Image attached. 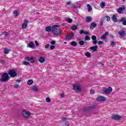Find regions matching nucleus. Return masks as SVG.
Here are the masks:
<instances>
[{
    "label": "nucleus",
    "mask_w": 126,
    "mask_h": 126,
    "mask_svg": "<svg viewBox=\"0 0 126 126\" xmlns=\"http://www.w3.org/2000/svg\"><path fill=\"white\" fill-rule=\"evenodd\" d=\"M4 37L7 36V35H8V33L7 32H3Z\"/></svg>",
    "instance_id": "obj_53"
},
{
    "label": "nucleus",
    "mask_w": 126,
    "mask_h": 126,
    "mask_svg": "<svg viewBox=\"0 0 126 126\" xmlns=\"http://www.w3.org/2000/svg\"><path fill=\"white\" fill-rule=\"evenodd\" d=\"M74 37V33H67L65 36V38L64 40L65 41H69V40H71V39H72Z\"/></svg>",
    "instance_id": "obj_5"
},
{
    "label": "nucleus",
    "mask_w": 126,
    "mask_h": 126,
    "mask_svg": "<svg viewBox=\"0 0 126 126\" xmlns=\"http://www.w3.org/2000/svg\"><path fill=\"white\" fill-rule=\"evenodd\" d=\"M120 22H122V24L123 25H126V18H124V17H122L120 20Z\"/></svg>",
    "instance_id": "obj_18"
},
{
    "label": "nucleus",
    "mask_w": 126,
    "mask_h": 126,
    "mask_svg": "<svg viewBox=\"0 0 126 126\" xmlns=\"http://www.w3.org/2000/svg\"><path fill=\"white\" fill-rule=\"evenodd\" d=\"M97 44L98 45H102V44H103V42L101 41H98Z\"/></svg>",
    "instance_id": "obj_48"
},
{
    "label": "nucleus",
    "mask_w": 126,
    "mask_h": 126,
    "mask_svg": "<svg viewBox=\"0 0 126 126\" xmlns=\"http://www.w3.org/2000/svg\"><path fill=\"white\" fill-rule=\"evenodd\" d=\"M91 38L92 40H93L92 43L93 45H96L97 44V37L96 36L93 35Z\"/></svg>",
    "instance_id": "obj_12"
},
{
    "label": "nucleus",
    "mask_w": 126,
    "mask_h": 126,
    "mask_svg": "<svg viewBox=\"0 0 126 126\" xmlns=\"http://www.w3.org/2000/svg\"><path fill=\"white\" fill-rule=\"evenodd\" d=\"M14 87L15 88H18V87H19V85H18V84L15 85L14 86Z\"/></svg>",
    "instance_id": "obj_51"
},
{
    "label": "nucleus",
    "mask_w": 126,
    "mask_h": 126,
    "mask_svg": "<svg viewBox=\"0 0 126 126\" xmlns=\"http://www.w3.org/2000/svg\"><path fill=\"white\" fill-rule=\"evenodd\" d=\"M8 73L11 77H14V76H16V75H17V73L15 70H9Z\"/></svg>",
    "instance_id": "obj_10"
},
{
    "label": "nucleus",
    "mask_w": 126,
    "mask_h": 126,
    "mask_svg": "<svg viewBox=\"0 0 126 126\" xmlns=\"http://www.w3.org/2000/svg\"><path fill=\"white\" fill-rule=\"evenodd\" d=\"M84 34H85V35H89V32L87 31H85Z\"/></svg>",
    "instance_id": "obj_41"
},
{
    "label": "nucleus",
    "mask_w": 126,
    "mask_h": 126,
    "mask_svg": "<svg viewBox=\"0 0 126 126\" xmlns=\"http://www.w3.org/2000/svg\"><path fill=\"white\" fill-rule=\"evenodd\" d=\"M25 60L28 62H30L31 63H34L36 62V59L33 57H25Z\"/></svg>",
    "instance_id": "obj_4"
},
{
    "label": "nucleus",
    "mask_w": 126,
    "mask_h": 126,
    "mask_svg": "<svg viewBox=\"0 0 126 126\" xmlns=\"http://www.w3.org/2000/svg\"><path fill=\"white\" fill-rule=\"evenodd\" d=\"M0 63H4V61L2 60H0Z\"/></svg>",
    "instance_id": "obj_54"
},
{
    "label": "nucleus",
    "mask_w": 126,
    "mask_h": 126,
    "mask_svg": "<svg viewBox=\"0 0 126 126\" xmlns=\"http://www.w3.org/2000/svg\"><path fill=\"white\" fill-rule=\"evenodd\" d=\"M62 121H63V122H64L66 120V118L65 117H62L61 119Z\"/></svg>",
    "instance_id": "obj_47"
},
{
    "label": "nucleus",
    "mask_w": 126,
    "mask_h": 126,
    "mask_svg": "<svg viewBox=\"0 0 126 126\" xmlns=\"http://www.w3.org/2000/svg\"><path fill=\"white\" fill-rule=\"evenodd\" d=\"M38 62H39V63H44V62H45V58L43 57H40L38 58Z\"/></svg>",
    "instance_id": "obj_22"
},
{
    "label": "nucleus",
    "mask_w": 126,
    "mask_h": 126,
    "mask_svg": "<svg viewBox=\"0 0 126 126\" xmlns=\"http://www.w3.org/2000/svg\"><path fill=\"white\" fill-rule=\"evenodd\" d=\"M49 47H50V44H47L46 45H45V49H48Z\"/></svg>",
    "instance_id": "obj_49"
},
{
    "label": "nucleus",
    "mask_w": 126,
    "mask_h": 126,
    "mask_svg": "<svg viewBox=\"0 0 126 126\" xmlns=\"http://www.w3.org/2000/svg\"><path fill=\"white\" fill-rule=\"evenodd\" d=\"M65 126H69V122H66L65 123Z\"/></svg>",
    "instance_id": "obj_50"
},
{
    "label": "nucleus",
    "mask_w": 126,
    "mask_h": 126,
    "mask_svg": "<svg viewBox=\"0 0 126 126\" xmlns=\"http://www.w3.org/2000/svg\"><path fill=\"white\" fill-rule=\"evenodd\" d=\"M118 33L121 37H125L126 36V32L125 31L118 32Z\"/></svg>",
    "instance_id": "obj_15"
},
{
    "label": "nucleus",
    "mask_w": 126,
    "mask_h": 126,
    "mask_svg": "<svg viewBox=\"0 0 126 126\" xmlns=\"http://www.w3.org/2000/svg\"><path fill=\"white\" fill-rule=\"evenodd\" d=\"M61 96L62 98H63V97H64V94H61Z\"/></svg>",
    "instance_id": "obj_57"
},
{
    "label": "nucleus",
    "mask_w": 126,
    "mask_h": 126,
    "mask_svg": "<svg viewBox=\"0 0 126 126\" xmlns=\"http://www.w3.org/2000/svg\"><path fill=\"white\" fill-rule=\"evenodd\" d=\"M91 21H92V18H91V17H87L86 18V22L88 23L91 22Z\"/></svg>",
    "instance_id": "obj_21"
},
{
    "label": "nucleus",
    "mask_w": 126,
    "mask_h": 126,
    "mask_svg": "<svg viewBox=\"0 0 126 126\" xmlns=\"http://www.w3.org/2000/svg\"><path fill=\"white\" fill-rule=\"evenodd\" d=\"M111 19L113 21V22H117L118 21L117 16L115 14L112 15Z\"/></svg>",
    "instance_id": "obj_20"
},
{
    "label": "nucleus",
    "mask_w": 126,
    "mask_h": 126,
    "mask_svg": "<svg viewBox=\"0 0 126 126\" xmlns=\"http://www.w3.org/2000/svg\"><path fill=\"white\" fill-rule=\"evenodd\" d=\"M22 115L25 119H29L30 118V116H31V113L27 111H23Z\"/></svg>",
    "instance_id": "obj_2"
},
{
    "label": "nucleus",
    "mask_w": 126,
    "mask_h": 126,
    "mask_svg": "<svg viewBox=\"0 0 126 126\" xmlns=\"http://www.w3.org/2000/svg\"><path fill=\"white\" fill-rule=\"evenodd\" d=\"M85 55L87 58H90V57H91V54L89 52L86 53Z\"/></svg>",
    "instance_id": "obj_35"
},
{
    "label": "nucleus",
    "mask_w": 126,
    "mask_h": 126,
    "mask_svg": "<svg viewBox=\"0 0 126 126\" xmlns=\"http://www.w3.org/2000/svg\"><path fill=\"white\" fill-rule=\"evenodd\" d=\"M23 63L24 64V65H29V64H30V63L27 61L23 62Z\"/></svg>",
    "instance_id": "obj_32"
},
{
    "label": "nucleus",
    "mask_w": 126,
    "mask_h": 126,
    "mask_svg": "<svg viewBox=\"0 0 126 126\" xmlns=\"http://www.w3.org/2000/svg\"><path fill=\"white\" fill-rule=\"evenodd\" d=\"M103 91L104 92V93H105V94L108 95L113 91V88L111 87H109L107 89H103Z\"/></svg>",
    "instance_id": "obj_8"
},
{
    "label": "nucleus",
    "mask_w": 126,
    "mask_h": 126,
    "mask_svg": "<svg viewBox=\"0 0 126 126\" xmlns=\"http://www.w3.org/2000/svg\"><path fill=\"white\" fill-rule=\"evenodd\" d=\"M103 22H104V20H101L100 21L99 25H100V26H102V25H103Z\"/></svg>",
    "instance_id": "obj_40"
},
{
    "label": "nucleus",
    "mask_w": 126,
    "mask_h": 126,
    "mask_svg": "<svg viewBox=\"0 0 126 126\" xmlns=\"http://www.w3.org/2000/svg\"><path fill=\"white\" fill-rule=\"evenodd\" d=\"M9 80V77L8 76V74L6 73H4L1 76L0 78V81L1 82H6Z\"/></svg>",
    "instance_id": "obj_1"
},
{
    "label": "nucleus",
    "mask_w": 126,
    "mask_h": 126,
    "mask_svg": "<svg viewBox=\"0 0 126 126\" xmlns=\"http://www.w3.org/2000/svg\"><path fill=\"white\" fill-rule=\"evenodd\" d=\"M71 45L73 47H76L77 46V43L75 41H72L71 42Z\"/></svg>",
    "instance_id": "obj_27"
},
{
    "label": "nucleus",
    "mask_w": 126,
    "mask_h": 126,
    "mask_svg": "<svg viewBox=\"0 0 126 126\" xmlns=\"http://www.w3.org/2000/svg\"><path fill=\"white\" fill-rule=\"evenodd\" d=\"M32 90L33 91H34L35 92H37V91H38L39 90V89H38V87H37V86H33L32 88Z\"/></svg>",
    "instance_id": "obj_26"
},
{
    "label": "nucleus",
    "mask_w": 126,
    "mask_h": 126,
    "mask_svg": "<svg viewBox=\"0 0 126 126\" xmlns=\"http://www.w3.org/2000/svg\"><path fill=\"white\" fill-rule=\"evenodd\" d=\"M64 44H66V42H64Z\"/></svg>",
    "instance_id": "obj_62"
},
{
    "label": "nucleus",
    "mask_w": 126,
    "mask_h": 126,
    "mask_svg": "<svg viewBox=\"0 0 126 126\" xmlns=\"http://www.w3.org/2000/svg\"><path fill=\"white\" fill-rule=\"evenodd\" d=\"M100 64H101V65H104V64L101 63Z\"/></svg>",
    "instance_id": "obj_61"
},
{
    "label": "nucleus",
    "mask_w": 126,
    "mask_h": 126,
    "mask_svg": "<svg viewBox=\"0 0 126 126\" xmlns=\"http://www.w3.org/2000/svg\"><path fill=\"white\" fill-rule=\"evenodd\" d=\"M110 37H111V38H114V35L111 34V35H110Z\"/></svg>",
    "instance_id": "obj_60"
},
{
    "label": "nucleus",
    "mask_w": 126,
    "mask_h": 126,
    "mask_svg": "<svg viewBox=\"0 0 126 126\" xmlns=\"http://www.w3.org/2000/svg\"><path fill=\"white\" fill-rule=\"evenodd\" d=\"M96 101L99 102H104V101H106V99L104 96H100L96 98Z\"/></svg>",
    "instance_id": "obj_13"
},
{
    "label": "nucleus",
    "mask_w": 126,
    "mask_h": 126,
    "mask_svg": "<svg viewBox=\"0 0 126 126\" xmlns=\"http://www.w3.org/2000/svg\"><path fill=\"white\" fill-rule=\"evenodd\" d=\"M50 49L51 50H54V49H55V46H54V45L50 46Z\"/></svg>",
    "instance_id": "obj_52"
},
{
    "label": "nucleus",
    "mask_w": 126,
    "mask_h": 126,
    "mask_svg": "<svg viewBox=\"0 0 126 126\" xmlns=\"http://www.w3.org/2000/svg\"><path fill=\"white\" fill-rule=\"evenodd\" d=\"M96 26L97 24H96V23L95 22H93L91 24L90 29H91V30H92L93 29H94V28H95V27H96Z\"/></svg>",
    "instance_id": "obj_16"
},
{
    "label": "nucleus",
    "mask_w": 126,
    "mask_h": 126,
    "mask_svg": "<svg viewBox=\"0 0 126 126\" xmlns=\"http://www.w3.org/2000/svg\"><path fill=\"white\" fill-rule=\"evenodd\" d=\"M71 29L72 31H74V30H76L77 29V26L76 25H74L73 26L71 27Z\"/></svg>",
    "instance_id": "obj_24"
},
{
    "label": "nucleus",
    "mask_w": 126,
    "mask_h": 126,
    "mask_svg": "<svg viewBox=\"0 0 126 126\" xmlns=\"http://www.w3.org/2000/svg\"><path fill=\"white\" fill-rule=\"evenodd\" d=\"M79 8H80V7H81V6H80V5H79Z\"/></svg>",
    "instance_id": "obj_64"
},
{
    "label": "nucleus",
    "mask_w": 126,
    "mask_h": 126,
    "mask_svg": "<svg viewBox=\"0 0 126 126\" xmlns=\"http://www.w3.org/2000/svg\"><path fill=\"white\" fill-rule=\"evenodd\" d=\"M52 30V27L51 26H48L45 28V31L46 32H51Z\"/></svg>",
    "instance_id": "obj_23"
},
{
    "label": "nucleus",
    "mask_w": 126,
    "mask_h": 126,
    "mask_svg": "<svg viewBox=\"0 0 126 126\" xmlns=\"http://www.w3.org/2000/svg\"><path fill=\"white\" fill-rule=\"evenodd\" d=\"M28 25V20L26 19L24 21V23L22 25V29H25L26 28H27Z\"/></svg>",
    "instance_id": "obj_11"
},
{
    "label": "nucleus",
    "mask_w": 126,
    "mask_h": 126,
    "mask_svg": "<svg viewBox=\"0 0 126 126\" xmlns=\"http://www.w3.org/2000/svg\"><path fill=\"white\" fill-rule=\"evenodd\" d=\"M123 1H126V0H123Z\"/></svg>",
    "instance_id": "obj_63"
},
{
    "label": "nucleus",
    "mask_w": 126,
    "mask_h": 126,
    "mask_svg": "<svg viewBox=\"0 0 126 126\" xmlns=\"http://www.w3.org/2000/svg\"><path fill=\"white\" fill-rule=\"evenodd\" d=\"M105 18H106V21H110L111 20V18L108 15L105 16Z\"/></svg>",
    "instance_id": "obj_33"
},
{
    "label": "nucleus",
    "mask_w": 126,
    "mask_h": 126,
    "mask_svg": "<svg viewBox=\"0 0 126 126\" xmlns=\"http://www.w3.org/2000/svg\"><path fill=\"white\" fill-rule=\"evenodd\" d=\"M65 21H66L68 23H71L72 22V19L67 18H66Z\"/></svg>",
    "instance_id": "obj_29"
},
{
    "label": "nucleus",
    "mask_w": 126,
    "mask_h": 126,
    "mask_svg": "<svg viewBox=\"0 0 126 126\" xmlns=\"http://www.w3.org/2000/svg\"><path fill=\"white\" fill-rule=\"evenodd\" d=\"M111 119L114 121H121V120H123V116L119 115H113L111 116Z\"/></svg>",
    "instance_id": "obj_3"
},
{
    "label": "nucleus",
    "mask_w": 126,
    "mask_h": 126,
    "mask_svg": "<svg viewBox=\"0 0 126 126\" xmlns=\"http://www.w3.org/2000/svg\"><path fill=\"white\" fill-rule=\"evenodd\" d=\"M98 49V46L95 45L94 46H92L90 47V49L92 51L93 53H94V52H96L97 51V49Z\"/></svg>",
    "instance_id": "obj_14"
},
{
    "label": "nucleus",
    "mask_w": 126,
    "mask_h": 126,
    "mask_svg": "<svg viewBox=\"0 0 126 126\" xmlns=\"http://www.w3.org/2000/svg\"><path fill=\"white\" fill-rule=\"evenodd\" d=\"M34 42H35V45H36V46H39V42H38V41H37V40H35V41H34Z\"/></svg>",
    "instance_id": "obj_44"
},
{
    "label": "nucleus",
    "mask_w": 126,
    "mask_h": 126,
    "mask_svg": "<svg viewBox=\"0 0 126 126\" xmlns=\"http://www.w3.org/2000/svg\"><path fill=\"white\" fill-rule=\"evenodd\" d=\"M80 34H84V31L83 30H80L79 32Z\"/></svg>",
    "instance_id": "obj_43"
},
{
    "label": "nucleus",
    "mask_w": 126,
    "mask_h": 126,
    "mask_svg": "<svg viewBox=\"0 0 126 126\" xmlns=\"http://www.w3.org/2000/svg\"><path fill=\"white\" fill-rule=\"evenodd\" d=\"M90 93H91V94H94V93H95V92L94 91V90H91L90 91Z\"/></svg>",
    "instance_id": "obj_45"
},
{
    "label": "nucleus",
    "mask_w": 126,
    "mask_h": 126,
    "mask_svg": "<svg viewBox=\"0 0 126 126\" xmlns=\"http://www.w3.org/2000/svg\"><path fill=\"white\" fill-rule=\"evenodd\" d=\"M126 10V7L123 5L122 7L119 8L117 10V12L119 13V14H124V10Z\"/></svg>",
    "instance_id": "obj_9"
},
{
    "label": "nucleus",
    "mask_w": 126,
    "mask_h": 126,
    "mask_svg": "<svg viewBox=\"0 0 126 126\" xmlns=\"http://www.w3.org/2000/svg\"><path fill=\"white\" fill-rule=\"evenodd\" d=\"M72 7L73 8H74L75 9H77V7H76V6L75 5H74V4H73V5H72Z\"/></svg>",
    "instance_id": "obj_46"
},
{
    "label": "nucleus",
    "mask_w": 126,
    "mask_h": 126,
    "mask_svg": "<svg viewBox=\"0 0 126 126\" xmlns=\"http://www.w3.org/2000/svg\"><path fill=\"white\" fill-rule=\"evenodd\" d=\"M106 5V3L104 2H101L100 3V6L101 8H104V6Z\"/></svg>",
    "instance_id": "obj_30"
},
{
    "label": "nucleus",
    "mask_w": 126,
    "mask_h": 126,
    "mask_svg": "<svg viewBox=\"0 0 126 126\" xmlns=\"http://www.w3.org/2000/svg\"><path fill=\"white\" fill-rule=\"evenodd\" d=\"M79 44L80 45V46H83V45H84V42L83 41V40H81L79 41Z\"/></svg>",
    "instance_id": "obj_36"
},
{
    "label": "nucleus",
    "mask_w": 126,
    "mask_h": 126,
    "mask_svg": "<svg viewBox=\"0 0 126 126\" xmlns=\"http://www.w3.org/2000/svg\"><path fill=\"white\" fill-rule=\"evenodd\" d=\"M3 53H4V54H5L6 55V54H8V53H9V50H8V49L5 48L3 50Z\"/></svg>",
    "instance_id": "obj_31"
},
{
    "label": "nucleus",
    "mask_w": 126,
    "mask_h": 126,
    "mask_svg": "<svg viewBox=\"0 0 126 126\" xmlns=\"http://www.w3.org/2000/svg\"><path fill=\"white\" fill-rule=\"evenodd\" d=\"M53 28H59V27H61V26L57 25H54L53 26Z\"/></svg>",
    "instance_id": "obj_38"
},
{
    "label": "nucleus",
    "mask_w": 126,
    "mask_h": 126,
    "mask_svg": "<svg viewBox=\"0 0 126 126\" xmlns=\"http://www.w3.org/2000/svg\"><path fill=\"white\" fill-rule=\"evenodd\" d=\"M77 41H81V38L78 37V38H77Z\"/></svg>",
    "instance_id": "obj_56"
},
{
    "label": "nucleus",
    "mask_w": 126,
    "mask_h": 126,
    "mask_svg": "<svg viewBox=\"0 0 126 126\" xmlns=\"http://www.w3.org/2000/svg\"><path fill=\"white\" fill-rule=\"evenodd\" d=\"M67 5H69V4H70V1L67 2Z\"/></svg>",
    "instance_id": "obj_58"
},
{
    "label": "nucleus",
    "mask_w": 126,
    "mask_h": 126,
    "mask_svg": "<svg viewBox=\"0 0 126 126\" xmlns=\"http://www.w3.org/2000/svg\"><path fill=\"white\" fill-rule=\"evenodd\" d=\"M52 34L55 35V36H60L61 32L57 28H53L52 29Z\"/></svg>",
    "instance_id": "obj_6"
},
{
    "label": "nucleus",
    "mask_w": 126,
    "mask_h": 126,
    "mask_svg": "<svg viewBox=\"0 0 126 126\" xmlns=\"http://www.w3.org/2000/svg\"><path fill=\"white\" fill-rule=\"evenodd\" d=\"M85 40H86V41H90V37H89L88 35L85 36Z\"/></svg>",
    "instance_id": "obj_34"
},
{
    "label": "nucleus",
    "mask_w": 126,
    "mask_h": 126,
    "mask_svg": "<svg viewBox=\"0 0 126 126\" xmlns=\"http://www.w3.org/2000/svg\"><path fill=\"white\" fill-rule=\"evenodd\" d=\"M33 82H34L33 81V80H29L27 82L28 85H32V84H33Z\"/></svg>",
    "instance_id": "obj_28"
},
{
    "label": "nucleus",
    "mask_w": 126,
    "mask_h": 126,
    "mask_svg": "<svg viewBox=\"0 0 126 126\" xmlns=\"http://www.w3.org/2000/svg\"><path fill=\"white\" fill-rule=\"evenodd\" d=\"M110 44L112 47H116V42L115 41H111Z\"/></svg>",
    "instance_id": "obj_37"
},
{
    "label": "nucleus",
    "mask_w": 126,
    "mask_h": 126,
    "mask_svg": "<svg viewBox=\"0 0 126 126\" xmlns=\"http://www.w3.org/2000/svg\"><path fill=\"white\" fill-rule=\"evenodd\" d=\"M46 102L50 103V102H51V99H50V97H47L46 98Z\"/></svg>",
    "instance_id": "obj_39"
},
{
    "label": "nucleus",
    "mask_w": 126,
    "mask_h": 126,
    "mask_svg": "<svg viewBox=\"0 0 126 126\" xmlns=\"http://www.w3.org/2000/svg\"><path fill=\"white\" fill-rule=\"evenodd\" d=\"M20 81H21L20 80H16V82H18V83H19V82H20Z\"/></svg>",
    "instance_id": "obj_59"
},
{
    "label": "nucleus",
    "mask_w": 126,
    "mask_h": 126,
    "mask_svg": "<svg viewBox=\"0 0 126 126\" xmlns=\"http://www.w3.org/2000/svg\"><path fill=\"white\" fill-rule=\"evenodd\" d=\"M28 46L29 47V48H34V47H35V44H34V43L32 41H31L29 44H28Z\"/></svg>",
    "instance_id": "obj_19"
},
{
    "label": "nucleus",
    "mask_w": 126,
    "mask_h": 126,
    "mask_svg": "<svg viewBox=\"0 0 126 126\" xmlns=\"http://www.w3.org/2000/svg\"><path fill=\"white\" fill-rule=\"evenodd\" d=\"M73 89L75 90V92H78V93H80L81 92V87L80 86H78L77 85H74L73 87Z\"/></svg>",
    "instance_id": "obj_7"
},
{
    "label": "nucleus",
    "mask_w": 126,
    "mask_h": 126,
    "mask_svg": "<svg viewBox=\"0 0 126 126\" xmlns=\"http://www.w3.org/2000/svg\"><path fill=\"white\" fill-rule=\"evenodd\" d=\"M14 13L15 14V16H18V13L17 12H14Z\"/></svg>",
    "instance_id": "obj_55"
},
{
    "label": "nucleus",
    "mask_w": 126,
    "mask_h": 126,
    "mask_svg": "<svg viewBox=\"0 0 126 126\" xmlns=\"http://www.w3.org/2000/svg\"><path fill=\"white\" fill-rule=\"evenodd\" d=\"M87 6L88 7V11L89 12H90V11L92 10V7H91V5L89 4H88Z\"/></svg>",
    "instance_id": "obj_25"
},
{
    "label": "nucleus",
    "mask_w": 126,
    "mask_h": 126,
    "mask_svg": "<svg viewBox=\"0 0 126 126\" xmlns=\"http://www.w3.org/2000/svg\"><path fill=\"white\" fill-rule=\"evenodd\" d=\"M51 44L52 45H55V44H56V41H55V40H52V41H51Z\"/></svg>",
    "instance_id": "obj_42"
},
{
    "label": "nucleus",
    "mask_w": 126,
    "mask_h": 126,
    "mask_svg": "<svg viewBox=\"0 0 126 126\" xmlns=\"http://www.w3.org/2000/svg\"><path fill=\"white\" fill-rule=\"evenodd\" d=\"M108 35H109V32H105V33L101 36L100 39L105 40V39H106V37H107V36H108Z\"/></svg>",
    "instance_id": "obj_17"
}]
</instances>
